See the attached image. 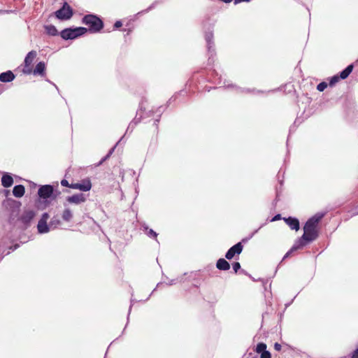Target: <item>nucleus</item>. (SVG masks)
I'll list each match as a JSON object with an SVG mask.
<instances>
[{
	"label": "nucleus",
	"instance_id": "nucleus-1",
	"mask_svg": "<svg viewBox=\"0 0 358 358\" xmlns=\"http://www.w3.org/2000/svg\"><path fill=\"white\" fill-rule=\"evenodd\" d=\"M324 216V213H317L307 220L303 227V234L285 255L283 259L288 257L292 252L302 248L306 243L315 241L318 237L317 227Z\"/></svg>",
	"mask_w": 358,
	"mask_h": 358
},
{
	"label": "nucleus",
	"instance_id": "nucleus-2",
	"mask_svg": "<svg viewBox=\"0 0 358 358\" xmlns=\"http://www.w3.org/2000/svg\"><path fill=\"white\" fill-rule=\"evenodd\" d=\"M82 22L83 24L89 27V30L92 33H97L100 31L103 27V23L102 20L95 15H86L83 17Z\"/></svg>",
	"mask_w": 358,
	"mask_h": 358
},
{
	"label": "nucleus",
	"instance_id": "nucleus-3",
	"mask_svg": "<svg viewBox=\"0 0 358 358\" xmlns=\"http://www.w3.org/2000/svg\"><path fill=\"white\" fill-rule=\"evenodd\" d=\"M87 31V29L85 27L67 28L61 31L60 36L64 40L75 39L85 34Z\"/></svg>",
	"mask_w": 358,
	"mask_h": 358
},
{
	"label": "nucleus",
	"instance_id": "nucleus-4",
	"mask_svg": "<svg viewBox=\"0 0 358 358\" xmlns=\"http://www.w3.org/2000/svg\"><path fill=\"white\" fill-rule=\"evenodd\" d=\"M55 17L61 20H67L71 18L73 15V9L64 2L62 7L55 13Z\"/></svg>",
	"mask_w": 358,
	"mask_h": 358
},
{
	"label": "nucleus",
	"instance_id": "nucleus-5",
	"mask_svg": "<svg viewBox=\"0 0 358 358\" xmlns=\"http://www.w3.org/2000/svg\"><path fill=\"white\" fill-rule=\"evenodd\" d=\"M86 201V196L83 193L76 194L72 196H67L64 203L69 204L79 205Z\"/></svg>",
	"mask_w": 358,
	"mask_h": 358
},
{
	"label": "nucleus",
	"instance_id": "nucleus-6",
	"mask_svg": "<svg viewBox=\"0 0 358 358\" xmlns=\"http://www.w3.org/2000/svg\"><path fill=\"white\" fill-rule=\"evenodd\" d=\"M53 187L50 185H42L38 191V194L40 198L47 199L51 197L53 194Z\"/></svg>",
	"mask_w": 358,
	"mask_h": 358
},
{
	"label": "nucleus",
	"instance_id": "nucleus-7",
	"mask_svg": "<svg viewBox=\"0 0 358 358\" xmlns=\"http://www.w3.org/2000/svg\"><path fill=\"white\" fill-rule=\"evenodd\" d=\"M243 246L241 242H238V243L233 245L230 248L227 253L225 254V257L227 259H231L235 255H240L243 250Z\"/></svg>",
	"mask_w": 358,
	"mask_h": 358
},
{
	"label": "nucleus",
	"instance_id": "nucleus-8",
	"mask_svg": "<svg viewBox=\"0 0 358 358\" xmlns=\"http://www.w3.org/2000/svg\"><path fill=\"white\" fill-rule=\"evenodd\" d=\"M70 187L75 189H79L83 192L89 191L92 187V184L90 180H83L81 182L72 183Z\"/></svg>",
	"mask_w": 358,
	"mask_h": 358
},
{
	"label": "nucleus",
	"instance_id": "nucleus-9",
	"mask_svg": "<svg viewBox=\"0 0 358 358\" xmlns=\"http://www.w3.org/2000/svg\"><path fill=\"white\" fill-rule=\"evenodd\" d=\"M63 205L64 208L62 213V218L64 222H69L73 219V210L66 203H64Z\"/></svg>",
	"mask_w": 358,
	"mask_h": 358
},
{
	"label": "nucleus",
	"instance_id": "nucleus-10",
	"mask_svg": "<svg viewBox=\"0 0 358 358\" xmlns=\"http://www.w3.org/2000/svg\"><path fill=\"white\" fill-rule=\"evenodd\" d=\"M35 212L31 210H25L22 215L20 220L24 224H29L35 217Z\"/></svg>",
	"mask_w": 358,
	"mask_h": 358
},
{
	"label": "nucleus",
	"instance_id": "nucleus-11",
	"mask_svg": "<svg viewBox=\"0 0 358 358\" xmlns=\"http://www.w3.org/2000/svg\"><path fill=\"white\" fill-rule=\"evenodd\" d=\"M284 220L292 229H294L296 231L299 229V221L298 219L289 217L287 218H284Z\"/></svg>",
	"mask_w": 358,
	"mask_h": 358
},
{
	"label": "nucleus",
	"instance_id": "nucleus-12",
	"mask_svg": "<svg viewBox=\"0 0 358 358\" xmlns=\"http://www.w3.org/2000/svg\"><path fill=\"white\" fill-rule=\"evenodd\" d=\"M15 75L11 71H7L0 73V81L3 83L11 82L15 79Z\"/></svg>",
	"mask_w": 358,
	"mask_h": 358
},
{
	"label": "nucleus",
	"instance_id": "nucleus-13",
	"mask_svg": "<svg viewBox=\"0 0 358 358\" xmlns=\"http://www.w3.org/2000/svg\"><path fill=\"white\" fill-rule=\"evenodd\" d=\"M36 55H37V52L35 50H31L29 52H28V54L27 55V56L25 57V59H24L25 67H29L31 65V64H32L33 61L34 60V59L36 58Z\"/></svg>",
	"mask_w": 358,
	"mask_h": 358
},
{
	"label": "nucleus",
	"instance_id": "nucleus-14",
	"mask_svg": "<svg viewBox=\"0 0 358 358\" xmlns=\"http://www.w3.org/2000/svg\"><path fill=\"white\" fill-rule=\"evenodd\" d=\"M13 184V179L8 173H4L1 178V185L4 187H10Z\"/></svg>",
	"mask_w": 358,
	"mask_h": 358
},
{
	"label": "nucleus",
	"instance_id": "nucleus-15",
	"mask_svg": "<svg viewBox=\"0 0 358 358\" xmlns=\"http://www.w3.org/2000/svg\"><path fill=\"white\" fill-rule=\"evenodd\" d=\"M37 229L39 234H45L50 231V227L47 222L39 220L37 224Z\"/></svg>",
	"mask_w": 358,
	"mask_h": 358
},
{
	"label": "nucleus",
	"instance_id": "nucleus-16",
	"mask_svg": "<svg viewBox=\"0 0 358 358\" xmlns=\"http://www.w3.org/2000/svg\"><path fill=\"white\" fill-rule=\"evenodd\" d=\"M45 64L43 62H38L33 71L34 75H40L43 76L45 75Z\"/></svg>",
	"mask_w": 358,
	"mask_h": 358
},
{
	"label": "nucleus",
	"instance_id": "nucleus-17",
	"mask_svg": "<svg viewBox=\"0 0 358 358\" xmlns=\"http://www.w3.org/2000/svg\"><path fill=\"white\" fill-rule=\"evenodd\" d=\"M216 266L219 270L221 271H227L230 268V264L226 259L223 258H220L217 260Z\"/></svg>",
	"mask_w": 358,
	"mask_h": 358
},
{
	"label": "nucleus",
	"instance_id": "nucleus-18",
	"mask_svg": "<svg viewBox=\"0 0 358 358\" xmlns=\"http://www.w3.org/2000/svg\"><path fill=\"white\" fill-rule=\"evenodd\" d=\"M25 192L24 187L22 185H15L13 189V194L17 198H21Z\"/></svg>",
	"mask_w": 358,
	"mask_h": 358
},
{
	"label": "nucleus",
	"instance_id": "nucleus-19",
	"mask_svg": "<svg viewBox=\"0 0 358 358\" xmlns=\"http://www.w3.org/2000/svg\"><path fill=\"white\" fill-rule=\"evenodd\" d=\"M353 68L354 65L352 64L348 65L344 70H343L339 75L341 79L344 80L347 78L349 76V75L352 73Z\"/></svg>",
	"mask_w": 358,
	"mask_h": 358
},
{
	"label": "nucleus",
	"instance_id": "nucleus-20",
	"mask_svg": "<svg viewBox=\"0 0 358 358\" xmlns=\"http://www.w3.org/2000/svg\"><path fill=\"white\" fill-rule=\"evenodd\" d=\"M213 38V34L212 31L207 32L205 35V38L207 43V48L209 52L211 51V48L213 47L212 45H213V42L212 41Z\"/></svg>",
	"mask_w": 358,
	"mask_h": 358
},
{
	"label": "nucleus",
	"instance_id": "nucleus-21",
	"mask_svg": "<svg viewBox=\"0 0 358 358\" xmlns=\"http://www.w3.org/2000/svg\"><path fill=\"white\" fill-rule=\"evenodd\" d=\"M48 34L50 36H56L58 34L57 29L54 25H48L45 27Z\"/></svg>",
	"mask_w": 358,
	"mask_h": 358
},
{
	"label": "nucleus",
	"instance_id": "nucleus-22",
	"mask_svg": "<svg viewBox=\"0 0 358 358\" xmlns=\"http://www.w3.org/2000/svg\"><path fill=\"white\" fill-rule=\"evenodd\" d=\"M60 223H61L60 220L57 217H53L49 223L50 229H54L57 228V227L59 224H60Z\"/></svg>",
	"mask_w": 358,
	"mask_h": 358
},
{
	"label": "nucleus",
	"instance_id": "nucleus-23",
	"mask_svg": "<svg viewBox=\"0 0 358 358\" xmlns=\"http://www.w3.org/2000/svg\"><path fill=\"white\" fill-rule=\"evenodd\" d=\"M143 227L149 237L157 238V234L155 231H153L152 229H148V227L147 226H143Z\"/></svg>",
	"mask_w": 358,
	"mask_h": 358
},
{
	"label": "nucleus",
	"instance_id": "nucleus-24",
	"mask_svg": "<svg viewBox=\"0 0 358 358\" xmlns=\"http://www.w3.org/2000/svg\"><path fill=\"white\" fill-rule=\"evenodd\" d=\"M266 345L264 343H259L256 347V352L257 353H263V352H266Z\"/></svg>",
	"mask_w": 358,
	"mask_h": 358
},
{
	"label": "nucleus",
	"instance_id": "nucleus-25",
	"mask_svg": "<svg viewBox=\"0 0 358 358\" xmlns=\"http://www.w3.org/2000/svg\"><path fill=\"white\" fill-rule=\"evenodd\" d=\"M339 78H341L339 77V76H334L333 77L331 78L330 80H329V85L330 86H334L336 83L338 82L339 80Z\"/></svg>",
	"mask_w": 358,
	"mask_h": 358
},
{
	"label": "nucleus",
	"instance_id": "nucleus-26",
	"mask_svg": "<svg viewBox=\"0 0 358 358\" xmlns=\"http://www.w3.org/2000/svg\"><path fill=\"white\" fill-rule=\"evenodd\" d=\"M327 87V84L325 82L319 83L317 86V90L320 92H323Z\"/></svg>",
	"mask_w": 358,
	"mask_h": 358
},
{
	"label": "nucleus",
	"instance_id": "nucleus-27",
	"mask_svg": "<svg viewBox=\"0 0 358 358\" xmlns=\"http://www.w3.org/2000/svg\"><path fill=\"white\" fill-rule=\"evenodd\" d=\"M183 280V276H180L176 279L171 280L169 282L166 283L167 285H173L176 283V282H182Z\"/></svg>",
	"mask_w": 358,
	"mask_h": 358
},
{
	"label": "nucleus",
	"instance_id": "nucleus-28",
	"mask_svg": "<svg viewBox=\"0 0 358 358\" xmlns=\"http://www.w3.org/2000/svg\"><path fill=\"white\" fill-rule=\"evenodd\" d=\"M232 267L235 273H237L241 269V264L239 262H234L232 264Z\"/></svg>",
	"mask_w": 358,
	"mask_h": 358
},
{
	"label": "nucleus",
	"instance_id": "nucleus-29",
	"mask_svg": "<svg viewBox=\"0 0 358 358\" xmlns=\"http://www.w3.org/2000/svg\"><path fill=\"white\" fill-rule=\"evenodd\" d=\"M271 353L268 351L263 352L261 354L260 358H271Z\"/></svg>",
	"mask_w": 358,
	"mask_h": 358
},
{
	"label": "nucleus",
	"instance_id": "nucleus-30",
	"mask_svg": "<svg viewBox=\"0 0 358 358\" xmlns=\"http://www.w3.org/2000/svg\"><path fill=\"white\" fill-rule=\"evenodd\" d=\"M49 218V215L48 213H44L43 215H42V217L40 219L41 221H44V222H47V220H48Z\"/></svg>",
	"mask_w": 358,
	"mask_h": 358
},
{
	"label": "nucleus",
	"instance_id": "nucleus-31",
	"mask_svg": "<svg viewBox=\"0 0 358 358\" xmlns=\"http://www.w3.org/2000/svg\"><path fill=\"white\" fill-rule=\"evenodd\" d=\"M122 25V22L120 20H117L114 24V28L115 29H118V28L121 27Z\"/></svg>",
	"mask_w": 358,
	"mask_h": 358
},
{
	"label": "nucleus",
	"instance_id": "nucleus-32",
	"mask_svg": "<svg viewBox=\"0 0 358 358\" xmlns=\"http://www.w3.org/2000/svg\"><path fill=\"white\" fill-rule=\"evenodd\" d=\"M23 73L25 74H30L31 73V69L29 67H25L23 69Z\"/></svg>",
	"mask_w": 358,
	"mask_h": 358
},
{
	"label": "nucleus",
	"instance_id": "nucleus-33",
	"mask_svg": "<svg viewBox=\"0 0 358 358\" xmlns=\"http://www.w3.org/2000/svg\"><path fill=\"white\" fill-rule=\"evenodd\" d=\"M61 185L64 187H69L71 185L66 180H62L61 181Z\"/></svg>",
	"mask_w": 358,
	"mask_h": 358
},
{
	"label": "nucleus",
	"instance_id": "nucleus-34",
	"mask_svg": "<svg viewBox=\"0 0 358 358\" xmlns=\"http://www.w3.org/2000/svg\"><path fill=\"white\" fill-rule=\"evenodd\" d=\"M281 219V215L280 214H278V215H275L272 219H271V222H275V221H277V220H279Z\"/></svg>",
	"mask_w": 358,
	"mask_h": 358
},
{
	"label": "nucleus",
	"instance_id": "nucleus-35",
	"mask_svg": "<svg viewBox=\"0 0 358 358\" xmlns=\"http://www.w3.org/2000/svg\"><path fill=\"white\" fill-rule=\"evenodd\" d=\"M274 349L276 350V351H280L281 350V345L279 344L278 343H275L274 344Z\"/></svg>",
	"mask_w": 358,
	"mask_h": 358
},
{
	"label": "nucleus",
	"instance_id": "nucleus-36",
	"mask_svg": "<svg viewBox=\"0 0 358 358\" xmlns=\"http://www.w3.org/2000/svg\"><path fill=\"white\" fill-rule=\"evenodd\" d=\"M352 357L358 358V348L355 350Z\"/></svg>",
	"mask_w": 358,
	"mask_h": 358
},
{
	"label": "nucleus",
	"instance_id": "nucleus-37",
	"mask_svg": "<svg viewBox=\"0 0 358 358\" xmlns=\"http://www.w3.org/2000/svg\"><path fill=\"white\" fill-rule=\"evenodd\" d=\"M110 155L108 154L106 157H104L101 161L99 163V165H100L101 164H102L103 162H104L106 159H107L109 157H110Z\"/></svg>",
	"mask_w": 358,
	"mask_h": 358
},
{
	"label": "nucleus",
	"instance_id": "nucleus-38",
	"mask_svg": "<svg viewBox=\"0 0 358 358\" xmlns=\"http://www.w3.org/2000/svg\"><path fill=\"white\" fill-rule=\"evenodd\" d=\"M261 227H259V229L255 230L249 236L248 239L251 238L256 233H257V231H259V229H260Z\"/></svg>",
	"mask_w": 358,
	"mask_h": 358
},
{
	"label": "nucleus",
	"instance_id": "nucleus-39",
	"mask_svg": "<svg viewBox=\"0 0 358 358\" xmlns=\"http://www.w3.org/2000/svg\"><path fill=\"white\" fill-rule=\"evenodd\" d=\"M250 0H234V4H238L241 2H243V1H249Z\"/></svg>",
	"mask_w": 358,
	"mask_h": 358
},
{
	"label": "nucleus",
	"instance_id": "nucleus-40",
	"mask_svg": "<svg viewBox=\"0 0 358 358\" xmlns=\"http://www.w3.org/2000/svg\"><path fill=\"white\" fill-rule=\"evenodd\" d=\"M154 6H155V3H152L148 9H146L145 10L142 11L141 13L148 12L149 10L152 8L154 7Z\"/></svg>",
	"mask_w": 358,
	"mask_h": 358
},
{
	"label": "nucleus",
	"instance_id": "nucleus-41",
	"mask_svg": "<svg viewBox=\"0 0 358 358\" xmlns=\"http://www.w3.org/2000/svg\"><path fill=\"white\" fill-rule=\"evenodd\" d=\"M115 148V146L110 150V151L108 152L109 155H111L113 153V152L114 151Z\"/></svg>",
	"mask_w": 358,
	"mask_h": 358
},
{
	"label": "nucleus",
	"instance_id": "nucleus-42",
	"mask_svg": "<svg viewBox=\"0 0 358 358\" xmlns=\"http://www.w3.org/2000/svg\"><path fill=\"white\" fill-rule=\"evenodd\" d=\"M225 3H229L231 2L232 0H222Z\"/></svg>",
	"mask_w": 358,
	"mask_h": 358
},
{
	"label": "nucleus",
	"instance_id": "nucleus-43",
	"mask_svg": "<svg viewBox=\"0 0 358 358\" xmlns=\"http://www.w3.org/2000/svg\"><path fill=\"white\" fill-rule=\"evenodd\" d=\"M237 90H240L241 92H244L245 91V90H241V88H238V87H237Z\"/></svg>",
	"mask_w": 358,
	"mask_h": 358
},
{
	"label": "nucleus",
	"instance_id": "nucleus-44",
	"mask_svg": "<svg viewBox=\"0 0 358 358\" xmlns=\"http://www.w3.org/2000/svg\"><path fill=\"white\" fill-rule=\"evenodd\" d=\"M163 283L162 282H159L157 284V287H159L160 285H162Z\"/></svg>",
	"mask_w": 358,
	"mask_h": 358
},
{
	"label": "nucleus",
	"instance_id": "nucleus-45",
	"mask_svg": "<svg viewBox=\"0 0 358 358\" xmlns=\"http://www.w3.org/2000/svg\"><path fill=\"white\" fill-rule=\"evenodd\" d=\"M252 358H257V357H252Z\"/></svg>",
	"mask_w": 358,
	"mask_h": 358
}]
</instances>
